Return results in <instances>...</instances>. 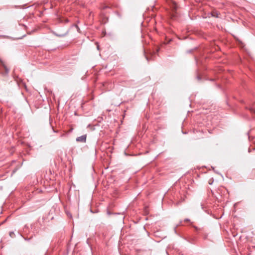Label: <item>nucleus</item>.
I'll return each instance as SVG.
<instances>
[{
    "mask_svg": "<svg viewBox=\"0 0 255 255\" xmlns=\"http://www.w3.org/2000/svg\"><path fill=\"white\" fill-rule=\"evenodd\" d=\"M86 135H83L76 138V141L81 142H86Z\"/></svg>",
    "mask_w": 255,
    "mask_h": 255,
    "instance_id": "nucleus-1",
    "label": "nucleus"
},
{
    "mask_svg": "<svg viewBox=\"0 0 255 255\" xmlns=\"http://www.w3.org/2000/svg\"><path fill=\"white\" fill-rule=\"evenodd\" d=\"M252 113L255 114V103L250 105L249 107L246 108Z\"/></svg>",
    "mask_w": 255,
    "mask_h": 255,
    "instance_id": "nucleus-2",
    "label": "nucleus"
},
{
    "mask_svg": "<svg viewBox=\"0 0 255 255\" xmlns=\"http://www.w3.org/2000/svg\"><path fill=\"white\" fill-rule=\"evenodd\" d=\"M9 234L11 238L14 237V236H15V234L13 232H10Z\"/></svg>",
    "mask_w": 255,
    "mask_h": 255,
    "instance_id": "nucleus-3",
    "label": "nucleus"
},
{
    "mask_svg": "<svg viewBox=\"0 0 255 255\" xmlns=\"http://www.w3.org/2000/svg\"><path fill=\"white\" fill-rule=\"evenodd\" d=\"M4 68L5 73L7 74L9 72V69L5 66H4Z\"/></svg>",
    "mask_w": 255,
    "mask_h": 255,
    "instance_id": "nucleus-4",
    "label": "nucleus"
},
{
    "mask_svg": "<svg viewBox=\"0 0 255 255\" xmlns=\"http://www.w3.org/2000/svg\"><path fill=\"white\" fill-rule=\"evenodd\" d=\"M57 36L59 37H63L65 35V34H56Z\"/></svg>",
    "mask_w": 255,
    "mask_h": 255,
    "instance_id": "nucleus-5",
    "label": "nucleus"
},
{
    "mask_svg": "<svg viewBox=\"0 0 255 255\" xmlns=\"http://www.w3.org/2000/svg\"><path fill=\"white\" fill-rule=\"evenodd\" d=\"M190 221V220L189 219H187V218L185 219L184 220V222H189Z\"/></svg>",
    "mask_w": 255,
    "mask_h": 255,
    "instance_id": "nucleus-6",
    "label": "nucleus"
},
{
    "mask_svg": "<svg viewBox=\"0 0 255 255\" xmlns=\"http://www.w3.org/2000/svg\"><path fill=\"white\" fill-rule=\"evenodd\" d=\"M213 15L215 16H216V17H218V14L217 13L215 14V12L213 13Z\"/></svg>",
    "mask_w": 255,
    "mask_h": 255,
    "instance_id": "nucleus-7",
    "label": "nucleus"
},
{
    "mask_svg": "<svg viewBox=\"0 0 255 255\" xmlns=\"http://www.w3.org/2000/svg\"><path fill=\"white\" fill-rule=\"evenodd\" d=\"M213 15L215 16H216V17H218V14L217 13L215 14V12L213 13Z\"/></svg>",
    "mask_w": 255,
    "mask_h": 255,
    "instance_id": "nucleus-8",
    "label": "nucleus"
},
{
    "mask_svg": "<svg viewBox=\"0 0 255 255\" xmlns=\"http://www.w3.org/2000/svg\"><path fill=\"white\" fill-rule=\"evenodd\" d=\"M145 58L147 59V60L148 61H149V59L148 57H147L146 55H145Z\"/></svg>",
    "mask_w": 255,
    "mask_h": 255,
    "instance_id": "nucleus-9",
    "label": "nucleus"
},
{
    "mask_svg": "<svg viewBox=\"0 0 255 255\" xmlns=\"http://www.w3.org/2000/svg\"><path fill=\"white\" fill-rule=\"evenodd\" d=\"M249 152H251V149L249 148Z\"/></svg>",
    "mask_w": 255,
    "mask_h": 255,
    "instance_id": "nucleus-10",
    "label": "nucleus"
},
{
    "mask_svg": "<svg viewBox=\"0 0 255 255\" xmlns=\"http://www.w3.org/2000/svg\"><path fill=\"white\" fill-rule=\"evenodd\" d=\"M76 27L77 28V29H79L78 26H76Z\"/></svg>",
    "mask_w": 255,
    "mask_h": 255,
    "instance_id": "nucleus-11",
    "label": "nucleus"
}]
</instances>
